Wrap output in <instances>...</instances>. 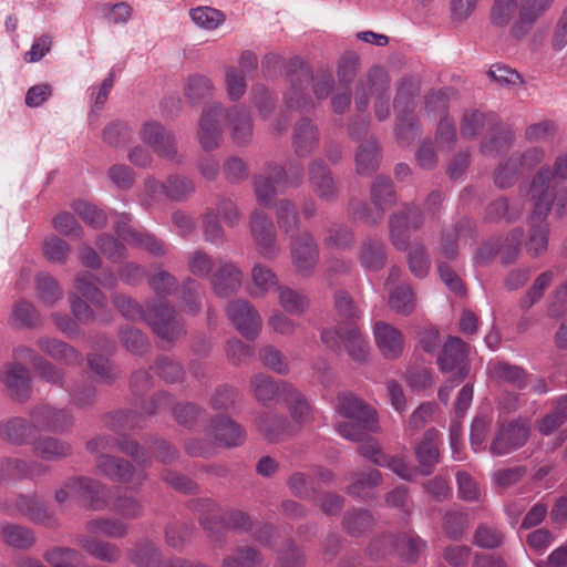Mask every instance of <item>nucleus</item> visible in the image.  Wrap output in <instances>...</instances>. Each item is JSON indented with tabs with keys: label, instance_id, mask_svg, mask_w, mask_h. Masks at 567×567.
<instances>
[{
	"label": "nucleus",
	"instance_id": "nucleus-1",
	"mask_svg": "<svg viewBox=\"0 0 567 567\" xmlns=\"http://www.w3.org/2000/svg\"><path fill=\"white\" fill-rule=\"evenodd\" d=\"M287 78L289 87L285 94L286 104L289 109L301 112L315 107L313 100L307 92L311 81H313V93L318 100L328 97L334 83L331 73L320 72L313 76L309 66L299 60L291 61Z\"/></svg>",
	"mask_w": 567,
	"mask_h": 567
},
{
	"label": "nucleus",
	"instance_id": "nucleus-2",
	"mask_svg": "<svg viewBox=\"0 0 567 567\" xmlns=\"http://www.w3.org/2000/svg\"><path fill=\"white\" fill-rule=\"evenodd\" d=\"M334 411L347 419L336 424V431L348 441H363L369 432H375L379 427L375 411L351 392L338 394Z\"/></svg>",
	"mask_w": 567,
	"mask_h": 567
},
{
	"label": "nucleus",
	"instance_id": "nucleus-3",
	"mask_svg": "<svg viewBox=\"0 0 567 567\" xmlns=\"http://www.w3.org/2000/svg\"><path fill=\"white\" fill-rule=\"evenodd\" d=\"M113 303L117 310L128 320H146L153 331L162 339L173 340L182 330L175 309L167 303H159L145 312L140 305L131 298L116 295Z\"/></svg>",
	"mask_w": 567,
	"mask_h": 567
},
{
	"label": "nucleus",
	"instance_id": "nucleus-4",
	"mask_svg": "<svg viewBox=\"0 0 567 567\" xmlns=\"http://www.w3.org/2000/svg\"><path fill=\"white\" fill-rule=\"evenodd\" d=\"M390 79L386 72L381 68L370 70L365 79H361L355 85L354 104L355 107L364 112L374 100V114L380 121H384L390 115Z\"/></svg>",
	"mask_w": 567,
	"mask_h": 567
},
{
	"label": "nucleus",
	"instance_id": "nucleus-5",
	"mask_svg": "<svg viewBox=\"0 0 567 567\" xmlns=\"http://www.w3.org/2000/svg\"><path fill=\"white\" fill-rule=\"evenodd\" d=\"M194 183L183 176H169L165 183L153 177H147L144 183V192L141 196V204L144 209L156 208L166 200H183L194 192Z\"/></svg>",
	"mask_w": 567,
	"mask_h": 567
},
{
	"label": "nucleus",
	"instance_id": "nucleus-6",
	"mask_svg": "<svg viewBox=\"0 0 567 567\" xmlns=\"http://www.w3.org/2000/svg\"><path fill=\"white\" fill-rule=\"evenodd\" d=\"M302 167L297 166L293 168L290 179L281 165L269 163L264 173L254 178L257 203L262 208H270L277 195V187L298 186L302 181Z\"/></svg>",
	"mask_w": 567,
	"mask_h": 567
},
{
	"label": "nucleus",
	"instance_id": "nucleus-7",
	"mask_svg": "<svg viewBox=\"0 0 567 567\" xmlns=\"http://www.w3.org/2000/svg\"><path fill=\"white\" fill-rule=\"evenodd\" d=\"M112 443V440L106 436L95 437L87 443L90 452L101 453L95 461L96 468L112 481L142 484L145 478L144 473L134 474V470L127 461L103 454L111 450Z\"/></svg>",
	"mask_w": 567,
	"mask_h": 567
},
{
	"label": "nucleus",
	"instance_id": "nucleus-8",
	"mask_svg": "<svg viewBox=\"0 0 567 567\" xmlns=\"http://www.w3.org/2000/svg\"><path fill=\"white\" fill-rule=\"evenodd\" d=\"M109 489L90 477H74L64 482L55 492L59 504L68 501H82L92 509H102L109 505Z\"/></svg>",
	"mask_w": 567,
	"mask_h": 567
},
{
	"label": "nucleus",
	"instance_id": "nucleus-9",
	"mask_svg": "<svg viewBox=\"0 0 567 567\" xmlns=\"http://www.w3.org/2000/svg\"><path fill=\"white\" fill-rule=\"evenodd\" d=\"M322 342L330 349H340L343 344L349 355L357 362L367 361L370 353V343L362 336L353 322L339 324L336 328L327 329L321 333Z\"/></svg>",
	"mask_w": 567,
	"mask_h": 567
},
{
	"label": "nucleus",
	"instance_id": "nucleus-10",
	"mask_svg": "<svg viewBox=\"0 0 567 567\" xmlns=\"http://www.w3.org/2000/svg\"><path fill=\"white\" fill-rule=\"evenodd\" d=\"M226 115V109L220 103L204 107L197 131V140L203 150L210 152L220 146Z\"/></svg>",
	"mask_w": 567,
	"mask_h": 567
},
{
	"label": "nucleus",
	"instance_id": "nucleus-11",
	"mask_svg": "<svg viewBox=\"0 0 567 567\" xmlns=\"http://www.w3.org/2000/svg\"><path fill=\"white\" fill-rule=\"evenodd\" d=\"M529 425L525 420L502 424L493 440L489 451L493 455L503 456L522 447L528 440Z\"/></svg>",
	"mask_w": 567,
	"mask_h": 567
},
{
	"label": "nucleus",
	"instance_id": "nucleus-12",
	"mask_svg": "<svg viewBox=\"0 0 567 567\" xmlns=\"http://www.w3.org/2000/svg\"><path fill=\"white\" fill-rule=\"evenodd\" d=\"M228 319L241 336L254 340L260 332L261 318L256 308L246 300H234L227 308Z\"/></svg>",
	"mask_w": 567,
	"mask_h": 567
},
{
	"label": "nucleus",
	"instance_id": "nucleus-13",
	"mask_svg": "<svg viewBox=\"0 0 567 567\" xmlns=\"http://www.w3.org/2000/svg\"><path fill=\"white\" fill-rule=\"evenodd\" d=\"M468 347L460 338L451 337L445 342L442 353L437 362L441 371L451 372L456 380L462 381L468 373V364L466 362Z\"/></svg>",
	"mask_w": 567,
	"mask_h": 567
},
{
	"label": "nucleus",
	"instance_id": "nucleus-14",
	"mask_svg": "<svg viewBox=\"0 0 567 567\" xmlns=\"http://www.w3.org/2000/svg\"><path fill=\"white\" fill-rule=\"evenodd\" d=\"M143 143L147 144L161 157L176 161L177 146L174 134L156 122L145 123L140 132Z\"/></svg>",
	"mask_w": 567,
	"mask_h": 567
},
{
	"label": "nucleus",
	"instance_id": "nucleus-15",
	"mask_svg": "<svg viewBox=\"0 0 567 567\" xmlns=\"http://www.w3.org/2000/svg\"><path fill=\"white\" fill-rule=\"evenodd\" d=\"M30 417L34 422L38 432H63L73 423V417L69 411L48 404L34 406L30 412Z\"/></svg>",
	"mask_w": 567,
	"mask_h": 567
},
{
	"label": "nucleus",
	"instance_id": "nucleus-16",
	"mask_svg": "<svg viewBox=\"0 0 567 567\" xmlns=\"http://www.w3.org/2000/svg\"><path fill=\"white\" fill-rule=\"evenodd\" d=\"M359 453L372 461L374 464L388 467L399 477L411 481L414 477L415 471L411 468L402 457H392L385 455L378 442L373 439H369L359 446Z\"/></svg>",
	"mask_w": 567,
	"mask_h": 567
},
{
	"label": "nucleus",
	"instance_id": "nucleus-17",
	"mask_svg": "<svg viewBox=\"0 0 567 567\" xmlns=\"http://www.w3.org/2000/svg\"><path fill=\"white\" fill-rule=\"evenodd\" d=\"M554 0H520L519 16L511 28L514 38L525 37Z\"/></svg>",
	"mask_w": 567,
	"mask_h": 567
},
{
	"label": "nucleus",
	"instance_id": "nucleus-18",
	"mask_svg": "<svg viewBox=\"0 0 567 567\" xmlns=\"http://www.w3.org/2000/svg\"><path fill=\"white\" fill-rule=\"evenodd\" d=\"M375 343L386 359L399 358L404 349V337L402 332L385 322H377L374 326Z\"/></svg>",
	"mask_w": 567,
	"mask_h": 567
},
{
	"label": "nucleus",
	"instance_id": "nucleus-19",
	"mask_svg": "<svg viewBox=\"0 0 567 567\" xmlns=\"http://www.w3.org/2000/svg\"><path fill=\"white\" fill-rule=\"evenodd\" d=\"M318 248L308 233H302L292 245V262L302 275H309L318 261Z\"/></svg>",
	"mask_w": 567,
	"mask_h": 567
},
{
	"label": "nucleus",
	"instance_id": "nucleus-20",
	"mask_svg": "<svg viewBox=\"0 0 567 567\" xmlns=\"http://www.w3.org/2000/svg\"><path fill=\"white\" fill-rule=\"evenodd\" d=\"M0 381L18 399H27L30 392V373L21 363H7L0 369Z\"/></svg>",
	"mask_w": 567,
	"mask_h": 567
},
{
	"label": "nucleus",
	"instance_id": "nucleus-21",
	"mask_svg": "<svg viewBox=\"0 0 567 567\" xmlns=\"http://www.w3.org/2000/svg\"><path fill=\"white\" fill-rule=\"evenodd\" d=\"M38 430L34 422L22 417H12L0 423V437L11 444L24 445L34 442Z\"/></svg>",
	"mask_w": 567,
	"mask_h": 567
},
{
	"label": "nucleus",
	"instance_id": "nucleus-22",
	"mask_svg": "<svg viewBox=\"0 0 567 567\" xmlns=\"http://www.w3.org/2000/svg\"><path fill=\"white\" fill-rule=\"evenodd\" d=\"M439 436L435 429H430L424 433L422 441L415 446V457L417 460L420 472L429 475L439 463Z\"/></svg>",
	"mask_w": 567,
	"mask_h": 567
},
{
	"label": "nucleus",
	"instance_id": "nucleus-23",
	"mask_svg": "<svg viewBox=\"0 0 567 567\" xmlns=\"http://www.w3.org/2000/svg\"><path fill=\"white\" fill-rule=\"evenodd\" d=\"M318 143L319 131L310 120L302 118L296 123L292 133V146L298 156L310 155L317 148Z\"/></svg>",
	"mask_w": 567,
	"mask_h": 567
},
{
	"label": "nucleus",
	"instance_id": "nucleus-24",
	"mask_svg": "<svg viewBox=\"0 0 567 567\" xmlns=\"http://www.w3.org/2000/svg\"><path fill=\"white\" fill-rule=\"evenodd\" d=\"M226 121L230 128L233 141L237 145H245L252 137V121L248 110L236 105L229 111L226 110Z\"/></svg>",
	"mask_w": 567,
	"mask_h": 567
},
{
	"label": "nucleus",
	"instance_id": "nucleus-25",
	"mask_svg": "<svg viewBox=\"0 0 567 567\" xmlns=\"http://www.w3.org/2000/svg\"><path fill=\"white\" fill-rule=\"evenodd\" d=\"M251 233L261 255L266 258L274 257L278 247L275 240L274 225L266 215L252 216Z\"/></svg>",
	"mask_w": 567,
	"mask_h": 567
},
{
	"label": "nucleus",
	"instance_id": "nucleus-26",
	"mask_svg": "<svg viewBox=\"0 0 567 567\" xmlns=\"http://www.w3.org/2000/svg\"><path fill=\"white\" fill-rule=\"evenodd\" d=\"M529 196L534 213H549L554 209V193L549 188V172L540 171L533 179Z\"/></svg>",
	"mask_w": 567,
	"mask_h": 567
},
{
	"label": "nucleus",
	"instance_id": "nucleus-27",
	"mask_svg": "<svg viewBox=\"0 0 567 567\" xmlns=\"http://www.w3.org/2000/svg\"><path fill=\"white\" fill-rule=\"evenodd\" d=\"M284 385L290 384L284 381L276 383L270 377L262 373L254 375L250 381L254 396L261 403H267L277 398L285 401L287 391L284 390Z\"/></svg>",
	"mask_w": 567,
	"mask_h": 567
},
{
	"label": "nucleus",
	"instance_id": "nucleus-28",
	"mask_svg": "<svg viewBox=\"0 0 567 567\" xmlns=\"http://www.w3.org/2000/svg\"><path fill=\"white\" fill-rule=\"evenodd\" d=\"M212 284L218 296L228 297L240 287L241 271L235 265L225 262L214 275Z\"/></svg>",
	"mask_w": 567,
	"mask_h": 567
},
{
	"label": "nucleus",
	"instance_id": "nucleus-29",
	"mask_svg": "<svg viewBox=\"0 0 567 567\" xmlns=\"http://www.w3.org/2000/svg\"><path fill=\"white\" fill-rule=\"evenodd\" d=\"M309 181L313 190L322 198H330L336 193V183L329 167L316 159L309 167Z\"/></svg>",
	"mask_w": 567,
	"mask_h": 567
},
{
	"label": "nucleus",
	"instance_id": "nucleus-30",
	"mask_svg": "<svg viewBox=\"0 0 567 567\" xmlns=\"http://www.w3.org/2000/svg\"><path fill=\"white\" fill-rule=\"evenodd\" d=\"M33 453L49 462L60 461L71 454V445L60 439L45 436L33 442Z\"/></svg>",
	"mask_w": 567,
	"mask_h": 567
},
{
	"label": "nucleus",
	"instance_id": "nucleus-31",
	"mask_svg": "<svg viewBox=\"0 0 567 567\" xmlns=\"http://www.w3.org/2000/svg\"><path fill=\"white\" fill-rule=\"evenodd\" d=\"M413 97V84L412 82L404 81L400 84L398 93L394 99V109L398 111V131L401 135L403 130L410 127L414 130V116L405 114L410 112Z\"/></svg>",
	"mask_w": 567,
	"mask_h": 567
},
{
	"label": "nucleus",
	"instance_id": "nucleus-32",
	"mask_svg": "<svg viewBox=\"0 0 567 567\" xmlns=\"http://www.w3.org/2000/svg\"><path fill=\"white\" fill-rule=\"evenodd\" d=\"M210 433L219 444L225 446H236L244 441L241 427L226 416H220L213 422Z\"/></svg>",
	"mask_w": 567,
	"mask_h": 567
},
{
	"label": "nucleus",
	"instance_id": "nucleus-33",
	"mask_svg": "<svg viewBox=\"0 0 567 567\" xmlns=\"http://www.w3.org/2000/svg\"><path fill=\"white\" fill-rule=\"evenodd\" d=\"M529 237L527 249L533 256H538L546 250L548 244V223L545 215H529Z\"/></svg>",
	"mask_w": 567,
	"mask_h": 567
},
{
	"label": "nucleus",
	"instance_id": "nucleus-34",
	"mask_svg": "<svg viewBox=\"0 0 567 567\" xmlns=\"http://www.w3.org/2000/svg\"><path fill=\"white\" fill-rule=\"evenodd\" d=\"M117 236L126 244L143 248L154 255H162V244L152 235L135 230L127 225H118L116 228Z\"/></svg>",
	"mask_w": 567,
	"mask_h": 567
},
{
	"label": "nucleus",
	"instance_id": "nucleus-35",
	"mask_svg": "<svg viewBox=\"0 0 567 567\" xmlns=\"http://www.w3.org/2000/svg\"><path fill=\"white\" fill-rule=\"evenodd\" d=\"M76 544L89 555L102 561L113 563L120 558V549L111 543L80 535L76 538Z\"/></svg>",
	"mask_w": 567,
	"mask_h": 567
},
{
	"label": "nucleus",
	"instance_id": "nucleus-36",
	"mask_svg": "<svg viewBox=\"0 0 567 567\" xmlns=\"http://www.w3.org/2000/svg\"><path fill=\"white\" fill-rule=\"evenodd\" d=\"M371 203L375 210H389L395 203V194L389 178L379 176L375 178L371 190Z\"/></svg>",
	"mask_w": 567,
	"mask_h": 567
},
{
	"label": "nucleus",
	"instance_id": "nucleus-37",
	"mask_svg": "<svg viewBox=\"0 0 567 567\" xmlns=\"http://www.w3.org/2000/svg\"><path fill=\"white\" fill-rule=\"evenodd\" d=\"M38 347L48 355L66 364L79 360V354L72 347L56 339L41 338L38 340Z\"/></svg>",
	"mask_w": 567,
	"mask_h": 567
},
{
	"label": "nucleus",
	"instance_id": "nucleus-38",
	"mask_svg": "<svg viewBox=\"0 0 567 567\" xmlns=\"http://www.w3.org/2000/svg\"><path fill=\"white\" fill-rule=\"evenodd\" d=\"M284 390L287 391L285 402L288 404L293 420L299 424L310 422L312 419L311 408L301 393L292 385H284Z\"/></svg>",
	"mask_w": 567,
	"mask_h": 567
},
{
	"label": "nucleus",
	"instance_id": "nucleus-39",
	"mask_svg": "<svg viewBox=\"0 0 567 567\" xmlns=\"http://www.w3.org/2000/svg\"><path fill=\"white\" fill-rule=\"evenodd\" d=\"M489 378L498 382H507L517 388L525 384V373L518 367H513L504 362H491L487 365Z\"/></svg>",
	"mask_w": 567,
	"mask_h": 567
},
{
	"label": "nucleus",
	"instance_id": "nucleus-40",
	"mask_svg": "<svg viewBox=\"0 0 567 567\" xmlns=\"http://www.w3.org/2000/svg\"><path fill=\"white\" fill-rule=\"evenodd\" d=\"M252 286L249 292L252 297H264L278 284L275 272L265 266L256 265L251 270Z\"/></svg>",
	"mask_w": 567,
	"mask_h": 567
},
{
	"label": "nucleus",
	"instance_id": "nucleus-41",
	"mask_svg": "<svg viewBox=\"0 0 567 567\" xmlns=\"http://www.w3.org/2000/svg\"><path fill=\"white\" fill-rule=\"evenodd\" d=\"M74 287L79 293L87 299L97 308L104 307L106 302L105 295L96 287L93 275L89 271L81 272L76 276Z\"/></svg>",
	"mask_w": 567,
	"mask_h": 567
},
{
	"label": "nucleus",
	"instance_id": "nucleus-42",
	"mask_svg": "<svg viewBox=\"0 0 567 567\" xmlns=\"http://www.w3.org/2000/svg\"><path fill=\"white\" fill-rule=\"evenodd\" d=\"M35 288L38 298L44 306L52 307L62 298V290L58 281L48 274L37 275Z\"/></svg>",
	"mask_w": 567,
	"mask_h": 567
},
{
	"label": "nucleus",
	"instance_id": "nucleus-43",
	"mask_svg": "<svg viewBox=\"0 0 567 567\" xmlns=\"http://www.w3.org/2000/svg\"><path fill=\"white\" fill-rule=\"evenodd\" d=\"M86 530L95 536L120 538L126 535L127 527L118 519L97 518L87 522Z\"/></svg>",
	"mask_w": 567,
	"mask_h": 567
},
{
	"label": "nucleus",
	"instance_id": "nucleus-44",
	"mask_svg": "<svg viewBox=\"0 0 567 567\" xmlns=\"http://www.w3.org/2000/svg\"><path fill=\"white\" fill-rule=\"evenodd\" d=\"M357 171L359 174H370L378 167L379 151L374 141L369 140L362 143L355 156Z\"/></svg>",
	"mask_w": 567,
	"mask_h": 567
},
{
	"label": "nucleus",
	"instance_id": "nucleus-45",
	"mask_svg": "<svg viewBox=\"0 0 567 567\" xmlns=\"http://www.w3.org/2000/svg\"><path fill=\"white\" fill-rule=\"evenodd\" d=\"M213 92L214 85L212 81L207 76L200 74L189 76L185 86V95L189 102L194 104L212 96Z\"/></svg>",
	"mask_w": 567,
	"mask_h": 567
},
{
	"label": "nucleus",
	"instance_id": "nucleus-46",
	"mask_svg": "<svg viewBox=\"0 0 567 567\" xmlns=\"http://www.w3.org/2000/svg\"><path fill=\"white\" fill-rule=\"evenodd\" d=\"M128 125L121 121L109 123L102 131V141L110 147H124L131 140Z\"/></svg>",
	"mask_w": 567,
	"mask_h": 567
},
{
	"label": "nucleus",
	"instance_id": "nucleus-47",
	"mask_svg": "<svg viewBox=\"0 0 567 567\" xmlns=\"http://www.w3.org/2000/svg\"><path fill=\"white\" fill-rule=\"evenodd\" d=\"M385 260V251L382 243L378 240L368 241L362 246L360 261L367 270L380 269Z\"/></svg>",
	"mask_w": 567,
	"mask_h": 567
},
{
	"label": "nucleus",
	"instance_id": "nucleus-48",
	"mask_svg": "<svg viewBox=\"0 0 567 567\" xmlns=\"http://www.w3.org/2000/svg\"><path fill=\"white\" fill-rule=\"evenodd\" d=\"M1 535L7 545L19 549L29 548L34 543L33 534L28 528L18 525L3 526Z\"/></svg>",
	"mask_w": 567,
	"mask_h": 567
},
{
	"label": "nucleus",
	"instance_id": "nucleus-49",
	"mask_svg": "<svg viewBox=\"0 0 567 567\" xmlns=\"http://www.w3.org/2000/svg\"><path fill=\"white\" fill-rule=\"evenodd\" d=\"M390 308L400 315H410L415 307L414 296L409 286L395 288L389 296Z\"/></svg>",
	"mask_w": 567,
	"mask_h": 567
},
{
	"label": "nucleus",
	"instance_id": "nucleus-50",
	"mask_svg": "<svg viewBox=\"0 0 567 567\" xmlns=\"http://www.w3.org/2000/svg\"><path fill=\"white\" fill-rule=\"evenodd\" d=\"M381 481V474L378 470H371L367 473H360L354 476L353 483L349 486V493L358 497H368L370 491Z\"/></svg>",
	"mask_w": 567,
	"mask_h": 567
},
{
	"label": "nucleus",
	"instance_id": "nucleus-51",
	"mask_svg": "<svg viewBox=\"0 0 567 567\" xmlns=\"http://www.w3.org/2000/svg\"><path fill=\"white\" fill-rule=\"evenodd\" d=\"M190 18L200 28L213 30L224 22V13L210 7H198L192 9Z\"/></svg>",
	"mask_w": 567,
	"mask_h": 567
},
{
	"label": "nucleus",
	"instance_id": "nucleus-52",
	"mask_svg": "<svg viewBox=\"0 0 567 567\" xmlns=\"http://www.w3.org/2000/svg\"><path fill=\"white\" fill-rule=\"evenodd\" d=\"M410 215H392L390 219V234L393 245L398 249H405L410 238Z\"/></svg>",
	"mask_w": 567,
	"mask_h": 567
},
{
	"label": "nucleus",
	"instance_id": "nucleus-53",
	"mask_svg": "<svg viewBox=\"0 0 567 567\" xmlns=\"http://www.w3.org/2000/svg\"><path fill=\"white\" fill-rule=\"evenodd\" d=\"M279 303L290 315H300L308 306L303 295L288 287L279 288Z\"/></svg>",
	"mask_w": 567,
	"mask_h": 567
},
{
	"label": "nucleus",
	"instance_id": "nucleus-54",
	"mask_svg": "<svg viewBox=\"0 0 567 567\" xmlns=\"http://www.w3.org/2000/svg\"><path fill=\"white\" fill-rule=\"evenodd\" d=\"M11 318L17 326L34 327L40 321V315L35 307L28 301H18L11 313Z\"/></svg>",
	"mask_w": 567,
	"mask_h": 567
},
{
	"label": "nucleus",
	"instance_id": "nucleus-55",
	"mask_svg": "<svg viewBox=\"0 0 567 567\" xmlns=\"http://www.w3.org/2000/svg\"><path fill=\"white\" fill-rule=\"evenodd\" d=\"M517 10V0H495L491 20L497 27H506Z\"/></svg>",
	"mask_w": 567,
	"mask_h": 567
},
{
	"label": "nucleus",
	"instance_id": "nucleus-56",
	"mask_svg": "<svg viewBox=\"0 0 567 567\" xmlns=\"http://www.w3.org/2000/svg\"><path fill=\"white\" fill-rule=\"evenodd\" d=\"M20 511L24 512L32 520L45 524L51 519V515L35 498L20 496L17 503Z\"/></svg>",
	"mask_w": 567,
	"mask_h": 567
},
{
	"label": "nucleus",
	"instance_id": "nucleus-57",
	"mask_svg": "<svg viewBox=\"0 0 567 567\" xmlns=\"http://www.w3.org/2000/svg\"><path fill=\"white\" fill-rule=\"evenodd\" d=\"M260 561L261 557L257 550L251 547H241L225 559L224 567H256Z\"/></svg>",
	"mask_w": 567,
	"mask_h": 567
},
{
	"label": "nucleus",
	"instance_id": "nucleus-58",
	"mask_svg": "<svg viewBox=\"0 0 567 567\" xmlns=\"http://www.w3.org/2000/svg\"><path fill=\"white\" fill-rule=\"evenodd\" d=\"M260 561L261 557L257 550L251 547H241L225 559L224 567H256Z\"/></svg>",
	"mask_w": 567,
	"mask_h": 567
},
{
	"label": "nucleus",
	"instance_id": "nucleus-59",
	"mask_svg": "<svg viewBox=\"0 0 567 567\" xmlns=\"http://www.w3.org/2000/svg\"><path fill=\"white\" fill-rule=\"evenodd\" d=\"M40 471H45L41 465H33L28 467L27 463L19 458H4L1 461V473L8 476L30 475L34 476L40 474Z\"/></svg>",
	"mask_w": 567,
	"mask_h": 567
},
{
	"label": "nucleus",
	"instance_id": "nucleus-60",
	"mask_svg": "<svg viewBox=\"0 0 567 567\" xmlns=\"http://www.w3.org/2000/svg\"><path fill=\"white\" fill-rule=\"evenodd\" d=\"M131 560L141 567H155L159 561V551L154 545L143 543L132 551Z\"/></svg>",
	"mask_w": 567,
	"mask_h": 567
},
{
	"label": "nucleus",
	"instance_id": "nucleus-61",
	"mask_svg": "<svg viewBox=\"0 0 567 567\" xmlns=\"http://www.w3.org/2000/svg\"><path fill=\"white\" fill-rule=\"evenodd\" d=\"M359 59L357 55L349 53L342 56L338 66V82L340 87L348 89L353 82L358 72Z\"/></svg>",
	"mask_w": 567,
	"mask_h": 567
},
{
	"label": "nucleus",
	"instance_id": "nucleus-62",
	"mask_svg": "<svg viewBox=\"0 0 567 567\" xmlns=\"http://www.w3.org/2000/svg\"><path fill=\"white\" fill-rule=\"evenodd\" d=\"M491 417L477 415L471 426V445L475 452L485 449L484 442L489 430Z\"/></svg>",
	"mask_w": 567,
	"mask_h": 567
},
{
	"label": "nucleus",
	"instance_id": "nucleus-63",
	"mask_svg": "<svg viewBox=\"0 0 567 567\" xmlns=\"http://www.w3.org/2000/svg\"><path fill=\"white\" fill-rule=\"evenodd\" d=\"M488 75L499 85L517 86L523 83L519 73L507 65L494 64L488 71Z\"/></svg>",
	"mask_w": 567,
	"mask_h": 567
},
{
	"label": "nucleus",
	"instance_id": "nucleus-64",
	"mask_svg": "<svg viewBox=\"0 0 567 567\" xmlns=\"http://www.w3.org/2000/svg\"><path fill=\"white\" fill-rule=\"evenodd\" d=\"M259 358L261 362L279 374H286L288 372V364L282 353L272 348L266 347L260 350Z\"/></svg>",
	"mask_w": 567,
	"mask_h": 567
}]
</instances>
